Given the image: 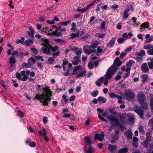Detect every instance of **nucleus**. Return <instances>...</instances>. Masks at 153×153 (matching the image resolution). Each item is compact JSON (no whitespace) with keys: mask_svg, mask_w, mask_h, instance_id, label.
<instances>
[{"mask_svg":"<svg viewBox=\"0 0 153 153\" xmlns=\"http://www.w3.org/2000/svg\"><path fill=\"white\" fill-rule=\"evenodd\" d=\"M29 31H28V33L30 37L31 38H34V30L33 28L31 27H30L29 28Z\"/></svg>","mask_w":153,"mask_h":153,"instance_id":"obj_17","label":"nucleus"},{"mask_svg":"<svg viewBox=\"0 0 153 153\" xmlns=\"http://www.w3.org/2000/svg\"><path fill=\"white\" fill-rule=\"evenodd\" d=\"M141 68V70L145 73L149 71V68L146 63H144L142 65Z\"/></svg>","mask_w":153,"mask_h":153,"instance_id":"obj_14","label":"nucleus"},{"mask_svg":"<svg viewBox=\"0 0 153 153\" xmlns=\"http://www.w3.org/2000/svg\"><path fill=\"white\" fill-rule=\"evenodd\" d=\"M125 134L128 138L130 139L132 138V134L131 130H128L126 132H125Z\"/></svg>","mask_w":153,"mask_h":153,"instance_id":"obj_33","label":"nucleus"},{"mask_svg":"<svg viewBox=\"0 0 153 153\" xmlns=\"http://www.w3.org/2000/svg\"><path fill=\"white\" fill-rule=\"evenodd\" d=\"M84 151H85L86 153H93L95 152V149L90 147L88 149H84Z\"/></svg>","mask_w":153,"mask_h":153,"instance_id":"obj_23","label":"nucleus"},{"mask_svg":"<svg viewBox=\"0 0 153 153\" xmlns=\"http://www.w3.org/2000/svg\"><path fill=\"white\" fill-rule=\"evenodd\" d=\"M9 62L10 64V67L12 68L13 66V64L16 62V59L14 57L11 56L9 58Z\"/></svg>","mask_w":153,"mask_h":153,"instance_id":"obj_21","label":"nucleus"},{"mask_svg":"<svg viewBox=\"0 0 153 153\" xmlns=\"http://www.w3.org/2000/svg\"><path fill=\"white\" fill-rule=\"evenodd\" d=\"M129 11V9H126L125 10V11L123 15V19H127L129 16V14L128 13Z\"/></svg>","mask_w":153,"mask_h":153,"instance_id":"obj_24","label":"nucleus"},{"mask_svg":"<svg viewBox=\"0 0 153 153\" xmlns=\"http://www.w3.org/2000/svg\"><path fill=\"white\" fill-rule=\"evenodd\" d=\"M94 66V64L92 62H90L88 63V67L90 69L93 68Z\"/></svg>","mask_w":153,"mask_h":153,"instance_id":"obj_55","label":"nucleus"},{"mask_svg":"<svg viewBox=\"0 0 153 153\" xmlns=\"http://www.w3.org/2000/svg\"><path fill=\"white\" fill-rule=\"evenodd\" d=\"M54 61V59L53 57H51L49 58L48 60V62L49 64H52Z\"/></svg>","mask_w":153,"mask_h":153,"instance_id":"obj_46","label":"nucleus"},{"mask_svg":"<svg viewBox=\"0 0 153 153\" xmlns=\"http://www.w3.org/2000/svg\"><path fill=\"white\" fill-rule=\"evenodd\" d=\"M33 43V41L31 39H28L25 41V45L27 46H29Z\"/></svg>","mask_w":153,"mask_h":153,"instance_id":"obj_42","label":"nucleus"},{"mask_svg":"<svg viewBox=\"0 0 153 153\" xmlns=\"http://www.w3.org/2000/svg\"><path fill=\"white\" fill-rule=\"evenodd\" d=\"M62 35V33L60 32H58L57 30H56L55 31H51L50 34V36H54L57 37H61Z\"/></svg>","mask_w":153,"mask_h":153,"instance_id":"obj_15","label":"nucleus"},{"mask_svg":"<svg viewBox=\"0 0 153 153\" xmlns=\"http://www.w3.org/2000/svg\"><path fill=\"white\" fill-rule=\"evenodd\" d=\"M126 96L128 99H133L134 97V95L130 91H127L126 93Z\"/></svg>","mask_w":153,"mask_h":153,"instance_id":"obj_16","label":"nucleus"},{"mask_svg":"<svg viewBox=\"0 0 153 153\" xmlns=\"http://www.w3.org/2000/svg\"><path fill=\"white\" fill-rule=\"evenodd\" d=\"M134 63L133 61L132 60H130L128 62L126 63V67H131V65Z\"/></svg>","mask_w":153,"mask_h":153,"instance_id":"obj_47","label":"nucleus"},{"mask_svg":"<svg viewBox=\"0 0 153 153\" xmlns=\"http://www.w3.org/2000/svg\"><path fill=\"white\" fill-rule=\"evenodd\" d=\"M109 96L112 99H113L114 98H116L117 99H120L121 98L120 96L113 92L110 93L109 94Z\"/></svg>","mask_w":153,"mask_h":153,"instance_id":"obj_22","label":"nucleus"},{"mask_svg":"<svg viewBox=\"0 0 153 153\" xmlns=\"http://www.w3.org/2000/svg\"><path fill=\"white\" fill-rule=\"evenodd\" d=\"M68 66V68L66 69L67 72L64 73V75L65 76H67L69 74V70L71 69L72 65L71 63H69Z\"/></svg>","mask_w":153,"mask_h":153,"instance_id":"obj_30","label":"nucleus"},{"mask_svg":"<svg viewBox=\"0 0 153 153\" xmlns=\"http://www.w3.org/2000/svg\"><path fill=\"white\" fill-rule=\"evenodd\" d=\"M147 60L150 61L147 63L149 68L151 69H153V57H149L147 58Z\"/></svg>","mask_w":153,"mask_h":153,"instance_id":"obj_13","label":"nucleus"},{"mask_svg":"<svg viewBox=\"0 0 153 153\" xmlns=\"http://www.w3.org/2000/svg\"><path fill=\"white\" fill-rule=\"evenodd\" d=\"M153 46L151 45L148 44L144 46V49H150L152 48Z\"/></svg>","mask_w":153,"mask_h":153,"instance_id":"obj_43","label":"nucleus"},{"mask_svg":"<svg viewBox=\"0 0 153 153\" xmlns=\"http://www.w3.org/2000/svg\"><path fill=\"white\" fill-rule=\"evenodd\" d=\"M98 42L97 41H96L93 44L90 45L89 48H91L94 49L96 48L98 45Z\"/></svg>","mask_w":153,"mask_h":153,"instance_id":"obj_34","label":"nucleus"},{"mask_svg":"<svg viewBox=\"0 0 153 153\" xmlns=\"http://www.w3.org/2000/svg\"><path fill=\"white\" fill-rule=\"evenodd\" d=\"M99 92L98 91H95L92 92L91 93V95L93 97H96L98 94Z\"/></svg>","mask_w":153,"mask_h":153,"instance_id":"obj_45","label":"nucleus"},{"mask_svg":"<svg viewBox=\"0 0 153 153\" xmlns=\"http://www.w3.org/2000/svg\"><path fill=\"white\" fill-rule=\"evenodd\" d=\"M78 73L79 74L77 75V77L83 76L86 73L85 69L79 65L75 67L74 69L73 74H75Z\"/></svg>","mask_w":153,"mask_h":153,"instance_id":"obj_5","label":"nucleus"},{"mask_svg":"<svg viewBox=\"0 0 153 153\" xmlns=\"http://www.w3.org/2000/svg\"><path fill=\"white\" fill-rule=\"evenodd\" d=\"M62 98L64 101L65 103H66L68 101V99L67 98V96L64 94L62 96Z\"/></svg>","mask_w":153,"mask_h":153,"instance_id":"obj_48","label":"nucleus"},{"mask_svg":"<svg viewBox=\"0 0 153 153\" xmlns=\"http://www.w3.org/2000/svg\"><path fill=\"white\" fill-rule=\"evenodd\" d=\"M71 22V21L70 20H69L65 22H60L59 23V24L61 25L65 26H67L68 24L70 23Z\"/></svg>","mask_w":153,"mask_h":153,"instance_id":"obj_37","label":"nucleus"},{"mask_svg":"<svg viewBox=\"0 0 153 153\" xmlns=\"http://www.w3.org/2000/svg\"><path fill=\"white\" fill-rule=\"evenodd\" d=\"M147 53L149 55H153V46L151 49L147 50Z\"/></svg>","mask_w":153,"mask_h":153,"instance_id":"obj_49","label":"nucleus"},{"mask_svg":"<svg viewBox=\"0 0 153 153\" xmlns=\"http://www.w3.org/2000/svg\"><path fill=\"white\" fill-rule=\"evenodd\" d=\"M115 43V40L114 38H112L109 42L108 44V46L111 48L113 46Z\"/></svg>","mask_w":153,"mask_h":153,"instance_id":"obj_26","label":"nucleus"},{"mask_svg":"<svg viewBox=\"0 0 153 153\" xmlns=\"http://www.w3.org/2000/svg\"><path fill=\"white\" fill-rule=\"evenodd\" d=\"M43 93L41 95L36 94L35 98L39 100L40 102L42 103L43 105L47 106L48 104V102L51 101L50 97L52 95V92L49 86H46L44 89Z\"/></svg>","mask_w":153,"mask_h":153,"instance_id":"obj_1","label":"nucleus"},{"mask_svg":"<svg viewBox=\"0 0 153 153\" xmlns=\"http://www.w3.org/2000/svg\"><path fill=\"white\" fill-rule=\"evenodd\" d=\"M24 113L20 111H18L17 115L20 117H24Z\"/></svg>","mask_w":153,"mask_h":153,"instance_id":"obj_52","label":"nucleus"},{"mask_svg":"<svg viewBox=\"0 0 153 153\" xmlns=\"http://www.w3.org/2000/svg\"><path fill=\"white\" fill-rule=\"evenodd\" d=\"M58 47L57 46H55L53 47H52L51 46V48L50 49V50H51L53 52H54L58 49Z\"/></svg>","mask_w":153,"mask_h":153,"instance_id":"obj_62","label":"nucleus"},{"mask_svg":"<svg viewBox=\"0 0 153 153\" xmlns=\"http://www.w3.org/2000/svg\"><path fill=\"white\" fill-rule=\"evenodd\" d=\"M117 146L115 145L109 144L108 146V149L111 153H115L117 151Z\"/></svg>","mask_w":153,"mask_h":153,"instance_id":"obj_12","label":"nucleus"},{"mask_svg":"<svg viewBox=\"0 0 153 153\" xmlns=\"http://www.w3.org/2000/svg\"><path fill=\"white\" fill-rule=\"evenodd\" d=\"M95 140H98L100 141H102L104 139V134L103 133L98 134L96 133L94 137Z\"/></svg>","mask_w":153,"mask_h":153,"instance_id":"obj_10","label":"nucleus"},{"mask_svg":"<svg viewBox=\"0 0 153 153\" xmlns=\"http://www.w3.org/2000/svg\"><path fill=\"white\" fill-rule=\"evenodd\" d=\"M122 27L121 24L119 23L117 24L116 28L118 30H120L122 28Z\"/></svg>","mask_w":153,"mask_h":153,"instance_id":"obj_64","label":"nucleus"},{"mask_svg":"<svg viewBox=\"0 0 153 153\" xmlns=\"http://www.w3.org/2000/svg\"><path fill=\"white\" fill-rule=\"evenodd\" d=\"M22 67L23 68H29L31 67V65L29 64V62H28V63H24L22 64Z\"/></svg>","mask_w":153,"mask_h":153,"instance_id":"obj_50","label":"nucleus"},{"mask_svg":"<svg viewBox=\"0 0 153 153\" xmlns=\"http://www.w3.org/2000/svg\"><path fill=\"white\" fill-rule=\"evenodd\" d=\"M53 29H51L48 30L47 27H44L42 28L41 30V33L48 36H50L51 31H52Z\"/></svg>","mask_w":153,"mask_h":153,"instance_id":"obj_9","label":"nucleus"},{"mask_svg":"<svg viewBox=\"0 0 153 153\" xmlns=\"http://www.w3.org/2000/svg\"><path fill=\"white\" fill-rule=\"evenodd\" d=\"M80 61V57L79 56H74L73 59L72 61V63L74 65H76Z\"/></svg>","mask_w":153,"mask_h":153,"instance_id":"obj_11","label":"nucleus"},{"mask_svg":"<svg viewBox=\"0 0 153 153\" xmlns=\"http://www.w3.org/2000/svg\"><path fill=\"white\" fill-rule=\"evenodd\" d=\"M138 129L140 133L143 134H144V131L142 126H140L138 128Z\"/></svg>","mask_w":153,"mask_h":153,"instance_id":"obj_53","label":"nucleus"},{"mask_svg":"<svg viewBox=\"0 0 153 153\" xmlns=\"http://www.w3.org/2000/svg\"><path fill=\"white\" fill-rule=\"evenodd\" d=\"M43 46L41 48L42 51L44 53L48 54L50 53L51 46L49 44L48 40L45 38L41 39L40 40Z\"/></svg>","mask_w":153,"mask_h":153,"instance_id":"obj_3","label":"nucleus"},{"mask_svg":"<svg viewBox=\"0 0 153 153\" xmlns=\"http://www.w3.org/2000/svg\"><path fill=\"white\" fill-rule=\"evenodd\" d=\"M105 34L104 33H98L96 34V36L99 38H103L105 36Z\"/></svg>","mask_w":153,"mask_h":153,"instance_id":"obj_41","label":"nucleus"},{"mask_svg":"<svg viewBox=\"0 0 153 153\" xmlns=\"http://www.w3.org/2000/svg\"><path fill=\"white\" fill-rule=\"evenodd\" d=\"M137 98L142 108L144 109H147L148 106L146 100V97L144 93L141 91L139 92L137 94Z\"/></svg>","mask_w":153,"mask_h":153,"instance_id":"obj_4","label":"nucleus"},{"mask_svg":"<svg viewBox=\"0 0 153 153\" xmlns=\"http://www.w3.org/2000/svg\"><path fill=\"white\" fill-rule=\"evenodd\" d=\"M124 39L123 38H119L117 39V42L121 44L124 42Z\"/></svg>","mask_w":153,"mask_h":153,"instance_id":"obj_58","label":"nucleus"},{"mask_svg":"<svg viewBox=\"0 0 153 153\" xmlns=\"http://www.w3.org/2000/svg\"><path fill=\"white\" fill-rule=\"evenodd\" d=\"M95 3V1L92 2L90 4H88L86 7L87 10L91 6H92Z\"/></svg>","mask_w":153,"mask_h":153,"instance_id":"obj_60","label":"nucleus"},{"mask_svg":"<svg viewBox=\"0 0 153 153\" xmlns=\"http://www.w3.org/2000/svg\"><path fill=\"white\" fill-rule=\"evenodd\" d=\"M36 61V59L35 58L34 56L31 57L28 60L29 62V64L32 66L35 63Z\"/></svg>","mask_w":153,"mask_h":153,"instance_id":"obj_25","label":"nucleus"},{"mask_svg":"<svg viewBox=\"0 0 153 153\" xmlns=\"http://www.w3.org/2000/svg\"><path fill=\"white\" fill-rule=\"evenodd\" d=\"M98 101L102 103H105L106 102V100L104 97H99L97 99Z\"/></svg>","mask_w":153,"mask_h":153,"instance_id":"obj_32","label":"nucleus"},{"mask_svg":"<svg viewBox=\"0 0 153 153\" xmlns=\"http://www.w3.org/2000/svg\"><path fill=\"white\" fill-rule=\"evenodd\" d=\"M43 137L45 140L47 142H48L49 141V139L47 136V134L46 132V130L45 128H43Z\"/></svg>","mask_w":153,"mask_h":153,"instance_id":"obj_31","label":"nucleus"},{"mask_svg":"<svg viewBox=\"0 0 153 153\" xmlns=\"http://www.w3.org/2000/svg\"><path fill=\"white\" fill-rule=\"evenodd\" d=\"M146 139L145 141L143 143V146L146 148L150 146V148L152 147L153 145H151V140L150 138L152 137L151 134L149 132L147 133L146 134Z\"/></svg>","mask_w":153,"mask_h":153,"instance_id":"obj_7","label":"nucleus"},{"mask_svg":"<svg viewBox=\"0 0 153 153\" xmlns=\"http://www.w3.org/2000/svg\"><path fill=\"white\" fill-rule=\"evenodd\" d=\"M71 50L72 51H75V53L77 55H80L82 53L81 49H78L76 47H74L72 48H71Z\"/></svg>","mask_w":153,"mask_h":153,"instance_id":"obj_19","label":"nucleus"},{"mask_svg":"<svg viewBox=\"0 0 153 153\" xmlns=\"http://www.w3.org/2000/svg\"><path fill=\"white\" fill-rule=\"evenodd\" d=\"M88 46H85L83 48V49L84 52L87 54H90L93 52V51L91 50H89L87 49V47Z\"/></svg>","mask_w":153,"mask_h":153,"instance_id":"obj_28","label":"nucleus"},{"mask_svg":"<svg viewBox=\"0 0 153 153\" xmlns=\"http://www.w3.org/2000/svg\"><path fill=\"white\" fill-rule=\"evenodd\" d=\"M84 140L85 143L88 145H91V140L90 137L86 136L84 137Z\"/></svg>","mask_w":153,"mask_h":153,"instance_id":"obj_29","label":"nucleus"},{"mask_svg":"<svg viewBox=\"0 0 153 153\" xmlns=\"http://www.w3.org/2000/svg\"><path fill=\"white\" fill-rule=\"evenodd\" d=\"M107 119L110 121L111 124L113 126L119 125L120 124L119 120L114 116L108 117Z\"/></svg>","mask_w":153,"mask_h":153,"instance_id":"obj_8","label":"nucleus"},{"mask_svg":"<svg viewBox=\"0 0 153 153\" xmlns=\"http://www.w3.org/2000/svg\"><path fill=\"white\" fill-rule=\"evenodd\" d=\"M55 41L59 43H63L64 42L63 40L59 39H56Z\"/></svg>","mask_w":153,"mask_h":153,"instance_id":"obj_61","label":"nucleus"},{"mask_svg":"<svg viewBox=\"0 0 153 153\" xmlns=\"http://www.w3.org/2000/svg\"><path fill=\"white\" fill-rule=\"evenodd\" d=\"M68 62L66 59H64L63 61V67L64 71H65L66 69L68 68Z\"/></svg>","mask_w":153,"mask_h":153,"instance_id":"obj_20","label":"nucleus"},{"mask_svg":"<svg viewBox=\"0 0 153 153\" xmlns=\"http://www.w3.org/2000/svg\"><path fill=\"white\" fill-rule=\"evenodd\" d=\"M135 111L136 113L140 117V118L141 119H143V111L142 110L141 108H137Z\"/></svg>","mask_w":153,"mask_h":153,"instance_id":"obj_18","label":"nucleus"},{"mask_svg":"<svg viewBox=\"0 0 153 153\" xmlns=\"http://www.w3.org/2000/svg\"><path fill=\"white\" fill-rule=\"evenodd\" d=\"M134 47V46L132 45L131 46H129L128 48H127L125 50V51L126 52H128L130 51Z\"/></svg>","mask_w":153,"mask_h":153,"instance_id":"obj_54","label":"nucleus"},{"mask_svg":"<svg viewBox=\"0 0 153 153\" xmlns=\"http://www.w3.org/2000/svg\"><path fill=\"white\" fill-rule=\"evenodd\" d=\"M148 78V76L146 74H144L142 76V81L143 82H145Z\"/></svg>","mask_w":153,"mask_h":153,"instance_id":"obj_51","label":"nucleus"},{"mask_svg":"<svg viewBox=\"0 0 153 153\" xmlns=\"http://www.w3.org/2000/svg\"><path fill=\"white\" fill-rule=\"evenodd\" d=\"M98 117L99 118V119L102 121L104 122H106V120L102 116H101L100 114H98Z\"/></svg>","mask_w":153,"mask_h":153,"instance_id":"obj_63","label":"nucleus"},{"mask_svg":"<svg viewBox=\"0 0 153 153\" xmlns=\"http://www.w3.org/2000/svg\"><path fill=\"white\" fill-rule=\"evenodd\" d=\"M105 22H102L101 24L100 29L101 30H104L105 29Z\"/></svg>","mask_w":153,"mask_h":153,"instance_id":"obj_44","label":"nucleus"},{"mask_svg":"<svg viewBox=\"0 0 153 153\" xmlns=\"http://www.w3.org/2000/svg\"><path fill=\"white\" fill-rule=\"evenodd\" d=\"M135 55L137 56H143L145 55V51L143 50H142L140 51L139 52H136Z\"/></svg>","mask_w":153,"mask_h":153,"instance_id":"obj_27","label":"nucleus"},{"mask_svg":"<svg viewBox=\"0 0 153 153\" xmlns=\"http://www.w3.org/2000/svg\"><path fill=\"white\" fill-rule=\"evenodd\" d=\"M117 70V68L114 65L111 66L107 70L104 77H102L96 82V85L100 87L101 86V82L103 83L105 85H107L108 84V80L111 78Z\"/></svg>","mask_w":153,"mask_h":153,"instance_id":"obj_2","label":"nucleus"},{"mask_svg":"<svg viewBox=\"0 0 153 153\" xmlns=\"http://www.w3.org/2000/svg\"><path fill=\"white\" fill-rule=\"evenodd\" d=\"M141 27H143L144 28H148L149 27V24L148 22H144L142 24L140 25Z\"/></svg>","mask_w":153,"mask_h":153,"instance_id":"obj_39","label":"nucleus"},{"mask_svg":"<svg viewBox=\"0 0 153 153\" xmlns=\"http://www.w3.org/2000/svg\"><path fill=\"white\" fill-rule=\"evenodd\" d=\"M114 64L120 66L121 64V62L120 61V59L118 57H117L114 61Z\"/></svg>","mask_w":153,"mask_h":153,"instance_id":"obj_35","label":"nucleus"},{"mask_svg":"<svg viewBox=\"0 0 153 153\" xmlns=\"http://www.w3.org/2000/svg\"><path fill=\"white\" fill-rule=\"evenodd\" d=\"M35 58L36 59H37L38 60H39L41 59L42 61H44V59L42 58V56H34Z\"/></svg>","mask_w":153,"mask_h":153,"instance_id":"obj_57","label":"nucleus"},{"mask_svg":"<svg viewBox=\"0 0 153 153\" xmlns=\"http://www.w3.org/2000/svg\"><path fill=\"white\" fill-rule=\"evenodd\" d=\"M72 33H71L70 38H74L79 36V31L77 30L76 27V24L74 22L71 24V29Z\"/></svg>","mask_w":153,"mask_h":153,"instance_id":"obj_6","label":"nucleus"},{"mask_svg":"<svg viewBox=\"0 0 153 153\" xmlns=\"http://www.w3.org/2000/svg\"><path fill=\"white\" fill-rule=\"evenodd\" d=\"M16 77L19 79L21 80V74L20 73H16Z\"/></svg>","mask_w":153,"mask_h":153,"instance_id":"obj_59","label":"nucleus"},{"mask_svg":"<svg viewBox=\"0 0 153 153\" xmlns=\"http://www.w3.org/2000/svg\"><path fill=\"white\" fill-rule=\"evenodd\" d=\"M128 149L125 147L120 149L119 151L118 152L119 153H126L128 151Z\"/></svg>","mask_w":153,"mask_h":153,"instance_id":"obj_36","label":"nucleus"},{"mask_svg":"<svg viewBox=\"0 0 153 153\" xmlns=\"http://www.w3.org/2000/svg\"><path fill=\"white\" fill-rule=\"evenodd\" d=\"M153 41V35L150 37L149 38L146 39L145 41V43H148Z\"/></svg>","mask_w":153,"mask_h":153,"instance_id":"obj_40","label":"nucleus"},{"mask_svg":"<svg viewBox=\"0 0 153 153\" xmlns=\"http://www.w3.org/2000/svg\"><path fill=\"white\" fill-rule=\"evenodd\" d=\"M102 49L100 47H99L97 49V54L99 55V54L102 52Z\"/></svg>","mask_w":153,"mask_h":153,"instance_id":"obj_56","label":"nucleus"},{"mask_svg":"<svg viewBox=\"0 0 153 153\" xmlns=\"http://www.w3.org/2000/svg\"><path fill=\"white\" fill-rule=\"evenodd\" d=\"M128 120L130 122L133 124L134 122V116L133 115H130L128 118Z\"/></svg>","mask_w":153,"mask_h":153,"instance_id":"obj_38","label":"nucleus"}]
</instances>
